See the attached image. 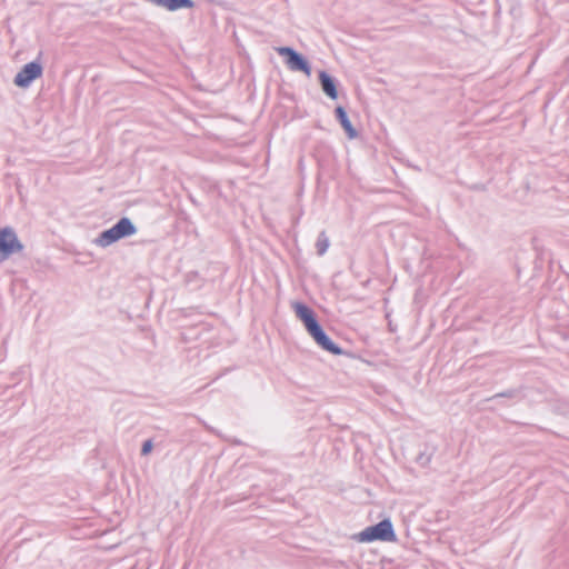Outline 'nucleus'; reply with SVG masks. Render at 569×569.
Wrapping results in <instances>:
<instances>
[{
  "instance_id": "obj_1",
  "label": "nucleus",
  "mask_w": 569,
  "mask_h": 569,
  "mask_svg": "<svg viewBox=\"0 0 569 569\" xmlns=\"http://www.w3.org/2000/svg\"><path fill=\"white\" fill-rule=\"evenodd\" d=\"M291 307L296 317L303 323L307 332L321 349L332 355L343 353L342 349L338 347L322 330L313 311L309 307L298 301H293Z\"/></svg>"
},
{
  "instance_id": "obj_2",
  "label": "nucleus",
  "mask_w": 569,
  "mask_h": 569,
  "mask_svg": "<svg viewBox=\"0 0 569 569\" xmlns=\"http://www.w3.org/2000/svg\"><path fill=\"white\" fill-rule=\"evenodd\" d=\"M136 232L137 228L132 221L129 218H121L113 227L102 231L93 242L101 248H106L122 238L134 234Z\"/></svg>"
},
{
  "instance_id": "obj_3",
  "label": "nucleus",
  "mask_w": 569,
  "mask_h": 569,
  "mask_svg": "<svg viewBox=\"0 0 569 569\" xmlns=\"http://www.w3.org/2000/svg\"><path fill=\"white\" fill-rule=\"evenodd\" d=\"M356 539L359 542H372L376 540L395 542L397 536L393 530V526L389 519H385L376 526H370L360 531Z\"/></svg>"
},
{
  "instance_id": "obj_4",
  "label": "nucleus",
  "mask_w": 569,
  "mask_h": 569,
  "mask_svg": "<svg viewBox=\"0 0 569 569\" xmlns=\"http://www.w3.org/2000/svg\"><path fill=\"white\" fill-rule=\"evenodd\" d=\"M278 54L284 58V63L290 71L303 72L307 77L311 76V68L308 61L290 47H277Z\"/></svg>"
},
{
  "instance_id": "obj_5",
  "label": "nucleus",
  "mask_w": 569,
  "mask_h": 569,
  "mask_svg": "<svg viewBox=\"0 0 569 569\" xmlns=\"http://www.w3.org/2000/svg\"><path fill=\"white\" fill-rule=\"evenodd\" d=\"M22 249L23 246L13 229L7 227L0 230V262L20 252Z\"/></svg>"
},
{
  "instance_id": "obj_6",
  "label": "nucleus",
  "mask_w": 569,
  "mask_h": 569,
  "mask_svg": "<svg viewBox=\"0 0 569 569\" xmlns=\"http://www.w3.org/2000/svg\"><path fill=\"white\" fill-rule=\"evenodd\" d=\"M42 67L38 62L27 63L14 77V84L19 88H28L33 80L41 77Z\"/></svg>"
},
{
  "instance_id": "obj_7",
  "label": "nucleus",
  "mask_w": 569,
  "mask_h": 569,
  "mask_svg": "<svg viewBox=\"0 0 569 569\" xmlns=\"http://www.w3.org/2000/svg\"><path fill=\"white\" fill-rule=\"evenodd\" d=\"M152 4L163 8L168 11H177L180 9H191L194 7L192 0H148Z\"/></svg>"
},
{
  "instance_id": "obj_8",
  "label": "nucleus",
  "mask_w": 569,
  "mask_h": 569,
  "mask_svg": "<svg viewBox=\"0 0 569 569\" xmlns=\"http://www.w3.org/2000/svg\"><path fill=\"white\" fill-rule=\"evenodd\" d=\"M319 81L323 92L331 99L338 98V91L335 80L326 72H319Z\"/></svg>"
},
{
  "instance_id": "obj_9",
  "label": "nucleus",
  "mask_w": 569,
  "mask_h": 569,
  "mask_svg": "<svg viewBox=\"0 0 569 569\" xmlns=\"http://www.w3.org/2000/svg\"><path fill=\"white\" fill-rule=\"evenodd\" d=\"M336 116H337L341 127L346 131L348 138L349 139H356L358 137V132L353 128V126L351 124V122H350V120H349V118L347 116L346 110L342 107H340V106L337 107L336 108Z\"/></svg>"
},
{
  "instance_id": "obj_10",
  "label": "nucleus",
  "mask_w": 569,
  "mask_h": 569,
  "mask_svg": "<svg viewBox=\"0 0 569 569\" xmlns=\"http://www.w3.org/2000/svg\"><path fill=\"white\" fill-rule=\"evenodd\" d=\"M330 246V241H329V238L327 237L326 232H320V234L318 236V239H317V242H316V249H317V253L319 256H322L326 253V251L328 250Z\"/></svg>"
},
{
  "instance_id": "obj_11",
  "label": "nucleus",
  "mask_w": 569,
  "mask_h": 569,
  "mask_svg": "<svg viewBox=\"0 0 569 569\" xmlns=\"http://www.w3.org/2000/svg\"><path fill=\"white\" fill-rule=\"evenodd\" d=\"M152 449H153V445H152L151 440H147L142 445L141 453L146 456V455L150 453L152 451Z\"/></svg>"
}]
</instances>
